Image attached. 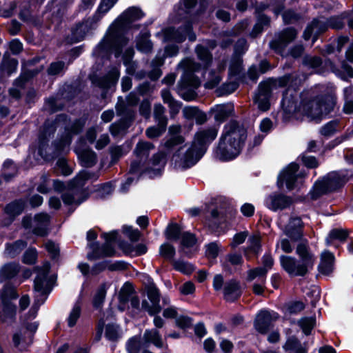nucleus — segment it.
<instances>
[{
  "instance_id": "obj_51",
  "label": "nucleus",
  "mask_w": 353,
  "mask_h": 353,
  "mask_svg": "<svg viewBox=\"0 0 353 353\" xmlns=\"http://www.w3.org/2000/svg\"><path fill=\"white\" fill-rule=\"evenodd\" d=\"M149 280V284L147 286V294L148 299H150V302L152 303H156L159 304L160 301V294L159 291L156 287V285L153 283V282L151 280L150 278H148Z\"/></svg>"
},
{
  "instance_id": "obj_23",
  "label": "nucleus",
  "mask_w": 353,
  "mask_h": 353,
  "mask_svg": "<svg viewBox=\"0 0 353 353\" xmlns=\"http://www.w3.org/2000/svg\"><path fill=\"white\" fill-rule=\"evenodd\" d=\"M50 223V216L46 213H40L35 215L32 227L33 233L38 236H45L48 233Z\"/></svg>"
},
{
  "instance_id": "obj_13",
  "label": "nucleus",
  "mask_w": 353,
  "mask_h": 353,
  "mask_svg": "<svg viewBox=\"0 0 353 353\" xmlns=\"http://www.w3.org/2000/svg\"><path fill=\"white\" fill-rule=\"evenodd\" d=\"M50 270V264L46 263L43 265V270L34 279V291L35 293L40 294L41 296H43V299L41 300L40 303H39V299L37 298L34 302V304L31 307L30 311V314L33 318H35L37 312L39 310V307L41 305H42L47 298V292L45 288V283L46 277L49 273Z\"/></svg>"
},
{
  "instance_id": "obj_10",
  "label": "nucleus",
  "mask_w": 353,
  "mask_h": 353,
  "mask_svg": "<svg viewBox=\"0 0 353 353\" xmlns=\"http://www.w3.org/2000/svg\"><path fill=\"white\" fill-rule=\"evenodd\" d=\"M346 182L344 176L333 172L316 181L310 192L312 199L316 200L323 194L334 191L342 187Z\"/></svg>"
},
{
  "instance_id": "obj_62",
  "label": "nucleus",
  "mask_w": 353,
  "mask_h": 353,
  "mask_svg": "<svg viewBox=\"0 0 353 353\" xmlns=\"http://www.w3.org/2000/svg\"><path fill=\"white\" fill-rule=\"evenodd\" d=\"M165 128L166 126H163L162 125L159 124L157 126H151L147 128L145 130V134L150 139L159 137L165 132Z\"/></svg>"
},
{
  "instance_id": "obj_34",
  "label": "nucleus",
  "mask_w": 353,
  "mask_h": 353,
  "mask_svg": "<svg viewBox=\"0 0 353 353\" xmlns=\"http://www.w3.org/2000/svg\"><path fill=\"white\" fill-rule=\"evenodd\" d=\"M154 148V146L152 143L148 141H140L137 143L134 153L140 160L146 159L149 156L150 152Z\"/></svg>"
},
{
  "instance_id": "obj_60",
  "label": "nucleus",
  "mask_w": 353,
  "mask_h": 353,
  "mask_svg": "<svg viewBox=\"0 0 353 353\" xmlns=\"http://www.w3.org/2000/svg\"><path fill=\"white\" fill-rule=\"evenodd\" d=\"M181 228L177 224H170L166 230V237L168 239L177 240L181 235Z\"/></svg>"
},
{
  "instance_id": "obj_3",
  "label": "nucleus",
  "mask_w": 353,
  "mask_h": 353,
  "mask_svg": "<svg viewBox=\"0 0 353 353\" xmlns=\"http://www.w3.org/2000/svg\"><path fill=\"white\" fill-rule=\"evenodd\" d=\"M281 105L283 110L290 114L300 112L311 119H320L329 114L334 108V99L331 96H321L312 100H303L297 106L296 99L297 92L295 89L288 88L283 93Z\"/></svg>"
},
{
  "instance_id": "obj_8",
  "label": "nucleus",
  "mask_w": 353,
  "mask_h": 353,
  "mask_svg": "<svg viewBox=\"0 0 353 353\" xmlns=\"http://www.w3.org/2000/svg\"><path fill=\"white\" fill-rule=\"evenodd\" d=\"M97 176L86 170L81 171L72 180L68 183V190L63 194V203L68 205L77 206L87 199L85 193L80 188L86 180L96 179Z\"/></svg>"
},
{
  "instance_id": "obj_6",
  "label": "nucleus",
  "mask_w": 353,
  "mask_h": 353,
  "mask_svg": "<svg viewBox=\"0 0 353 353\" xmlns=\"http://www.w3.org/2000/svg\"><path fill=\"white\" fill-rule=\"evenodd\" d=\"M299 259L287 255L280 256L282 268L293 276H303L313 269L316 256L310 250L307 241L299 242L296 248Z\"/></svg>"
},
{
  "instance_id": "obj_53",
  "label": "nucleus",
  "mask_w": 353,
  "mask_h": 353,
  "mask_svg": "<svg viewBox=\"0 0 353 353\" xmlns=\"http://www.w3.org/2000/svg\"><path fill=\"white\" fill-rule=\"evenodd\" d=\"M196 239L194 234L190 232H183L181 234V249L186 253L185 249L192 248L196 243Z\"/></svg>"
},
{
  "instance_id": "obj_54",
  "label": "nucleus",
  "mask_w": 353,
  "mask_h": 353,
  "mask_svg": "<svg viewBox=\"0 0 353 353\" xmlns=\"http://www.w3.org/2000/svg\"><path fill=\"white\" fill-rule=\"evenodd\" d=\"M81 312L80 304L79 303H75L68 318V325L69 327H73L77 323V320L81 316Z\"/></svg>"
},
{
  "instance_id": "obj_21",
  "label": "nucleus",
  "mask_w": 353,
  "mask_h": 353,
  "mask_svg": "<svg viewBox=\"0 0 353 353\" xmlns=\"http://www.w3.org/2000/svg\"><path fill=\"white\" fill-rule=\"evenodd\" d=\"M271 85L268 82L260 83L257 93L254 97V103L259 110L266 111L270 108Z\"/></svg>"
},
{
  "instance_id": "obj_52",
  "label": "nucleus",
  "mask_w": 353,
  "mask_h": 353,
  "mask_svg": "<svg viewBox=\"0 0 353 353\" xmlns=\"http://www.w3.org/2000/svg\"><path fill=\"white\" fill-rule=\"evenodd\" d=\"M17 173L16 166L14 165L13 161L8 159L5 161L3 165V176L6 181L10 180Z\"/></svg>"
},
{
  "instance_id": "obj_43",
  "label": "nucleus",
  "mask_w": 353,
  "mask_h": 353,
  "mask_svg": "<svg viewBox=\"0 0 353 353\" xmlns=\"http://www.w3.org/2000/svg\"><path fill=\"white\" fill-rule=\"evenodd\" d=\"M25 208V203L22 200L15 201L6 207V212L10 216L14 217L20 214Z\"/></svg>"
},
{
  "instance_id": "obj_61",
  "label": "nucleus",
  "mask_w": 353,
  "mask_h": 353,
  "mask_svg": "<svg viewBox=\"0 0 353 353\" xmlns=\"http://www.w3.org/2000/svg\"><path fill=\"white\" fill-rule=\"evenodd\" d=\"M159 252L165 259L172 260L175 255V249L172 245L168 243H164L161 245Z\"/></svg>"
},
{
  "instance_id": "obj_41",
  "label": "nucleus",
  "mask_w": 353,
  "mask_h": 353,
  "mask_svg": "<svg viewBox=\"0 0 353 353\" xmlns=\"http://www.w3.org/2000/svg\"><path fill=\"white\" fill-rule=\"evenodd\" d=\"M267 273L268 270L262 267L251 269L248 272L247 280L252 281L257 279V281L265 282Z\"/></svg>"
},
{
  "instance_id": "obj_30",
  "label": "nucleus",
  "mask_w": 353,
  "mask_h": 353,
  "mask_svg": "<svg viewBox=\"0 0 353 353\" xmlns=\"http://www.w3.org/2000/svg\"><path fill=\"white\" fill-rule=\"evenodd\" d=\"M143 339L145 345L152 343L157 347H162L163 342L159 332L156 329L146 330Z\"/></svg>"
},
{
  "instance_id": "obj_42",
  "label": "nucleus",
  "mask_w": 353,
  "mask_h": 353,
  "mask_svg": "<svg viewBox=\"0 0 353 353\" xmlns=\"http://www.w3.org/2000/svg\"><path fill=\"white\" fill-rule=\"evenodd\" d=\"M333 72L337 77L344 81H348L353 78V68L345 61L342 62L341 69L334 68Z\"/></svg>"
},
{
  "instance_id": "obj_27",
  "label": "nucleus",
  "mask_w": 353,
  "mask_h": 353,
  "mask_svg": "<svg viewBox=\"0 0 353 353\" xmlns=\"http://www.w3.org/2000/svg\"><path fill=\"white\" fill-rule=\"evenodd\" d=\"M223 294L228 301H234L237 299L241 294L239 283L234 280L225 283Z\"/></svg>"
},
{
  "instance_id": "obj_58",
  "label": "nucleus",
  "mask_w": 353,
  "mask_h": 353,
  "mask_svg": "<svg viewBox=\"0 0 353 353\" xmlns=\"http://www.w3.org/2000/svg\"><path fill=\"white\" fill-rule=\"evenodd\" d=\"M117 0H101L97 14L101 17L106 14L116 3Z\"/></svg>"
},
{
  "instance_id": "obj_48",
  "label": "nucleus",
  "mask_w": 353,
  "mask_h": 353,
  "mask_svg": "<svg viewBox=\"0 0 353 353\" xmlns=\"http://www.w3.org/2000/svg\"><path fill=\"white\" fill-rule=\"evenodd\" d=\"M299 325L301 327L305 334L309 335L316 324V318L303 317L298 322Z\"/></svg>"
},
{
  "instance_id": "obj_22",
  "label": "nucleus",
  "mask_w": 353,
  "mask_h": 353,
  "mask_svg": "<svg viewBox=\"0 0 353 353\" xmlns=\"http://www.w3.org/2000/svg\"><path fill=\"white\" fill-rule=\"evenodd\" d=\"M119 75L120 73L119 69L117 68H114L109 72L107 76L100 79L92 77L91 80L93 84L100 88H109L115 85L118 81Z\"/></svg>"
},
{
  "instance_id": "obj_56",
  "label": "nucleus",
  "mask_w": 353,
  "mask_h": 353,
  "mask_svg": "<svg viewBox=\"0 0 353 353\" xmlns=\"http://www.w3.org/2000/svg\"><path fill=\"white\" fill-rule=\"evenodd\" d=\"M141 347L140 336H133L127 343L126 348L128 353H139Z\"/></svg>"
},
{
  "instance_id": "obj_7",
  "label": "nucleus",
  "mask_w": 353,
  "mask_h": 353,
  "mask_svg": "<svg viewBox=\"0 0 353 353\" xmlns=\"http://www.w3.org/2000/svg\"><path fill=\"white\" fill-rule=\"evenodd\" d=\"M178 67L183 70V74L178 83L177 92L184 100L192 101L196 99L195 90L200 85L199 79L193 73L198 71L201 65L187 58L181 61Z\"/></svg>"
},
{
  "instance_id": "obj_4",
  "label": "nucleus",
  "mask_w": 353,
  "mask_h": 353,
  "mask_svg": "<svg viewBox=\"0 0 353 353\" xmlns=\"http://www.w3.org/2000/svg\"><path fill=\"white\" fill-rule=\"evenodd\" d=\"M247 139V130L236 121H230L223 129L215 156L223 161H230L241 152Z\"/></svg>"
},
{
  "instance_id": "obj_28",
  "label": "nucleus",
  "mask_w": 353,
  "mask_h": 353,
  "mask_svg": "<svg viewBox=\"0 0 353 353\" xmlns=\"http://www.w3.org/2000/svg\"><path fill=\"white\" fill-rule=\"evenodd\" d=\"M81 164L83 167L90 168L97 163V154L91 150H82L79 148L75 149Z\"/></svg>"
},
{
  "instance_id": "obj_57",
  "label": "nucleus",
  "mask_w": 353,
  "mask_h": 353,
  "mask_svg": "<svg viewBox=\"0 0 353 353\" xmlns=\"http://www.w3.org/2000/svg\"><path fill=\"white\" fill-rule=\"evenodd\" d=\"M18 65V61L14 59H3L1 64V70L8 74H11L16 72Z\"/></svg>"
},
{
  "instance_id": "obj_1",
  "label": "nucleus",
  "mask_w": 353,
  "mask_h": 353,
  "mask_svg": "<svg viewBox=\"0 0 353 353\" xmlns=\"http://www.w3.org/2000/svg\"><path fill=\"white\" fill-rule=\"evenodd\" d=\"M144 15L143 12L138 7L132 6L126 9L110 26L103 39L94 48L93 54L101 59H109L113 52L115 57H119L123 48L129 42V39L123 34L125 30Z\"/></svg>"
},
{
  "instance_id": "obj_55",
  "label": "nucleus",
  "mask_w": 353,
  "mask_h": 353,
  "mask_svg": "<svg viewBox=\"0 0 353 353\" xmlns=\"http://www.w3.org/2000/svg\"><path fill=\"white\" fill-rule=\"evenodd\" d=\"M141 308L147 312L150 316L159 314L161 310L160 304L156 303H149L147 300H143L141 303Z\"/></svg>"
},
{
  "instance_id": "obj_36",
  "label": "nucleus",
  "mask_w": 353,
  "mask_h": 353,
  "mask_svg": "<svg viewBox=\"0 0 353 353\" xmlns=\"http://www.w3.org/2000/svg\"><path fill=\"white\" fill-rule=\"evenodd\" d=\"M283 349L286 351L293 350L294 353H307L306 344L304 343L303 345H302L295 336H291L288 339L283 345Z\"/></svg>"
},
{
  "instance_id": "obj_35",
  "label": "nucleus",
  "mask_w": 353,
  "mask_h": 353,
  "mask_svg": "<svg viewBox=\"0 0 353 353\" xmlns=\"http://www.w3.org/2000/svg\"><path fill=\"white\" fill-rule=\"evenodd\" d=\"M132 292V285L130 283H125L119 294V304L118 307L121 311H123L125 309V304L130 300Z\"/></svg>"
},
{
  "instance_id": "obj_59",
  "label": "nucleus",
  "mask_w": 353,
  "mask_h": 353,
  "mask_svg": "<svg viewBox=\"0 0 353 353\" xmlns=\"http://www.w3.org/2000/svg\"><path fill=\"white\" fill-rule=\"evenodd\" d=\"M173 265L174 269L185 274H190L194 270V268L190 263L183 261H174Z\"/></svg>"
},
{
  "instance_id": "obj_5",
  "label": "nucleus",
  "mask_w": 353,
  "mask_h": 353,
  "mask_svg": "<svg viewBox=\"0 0 353 353\" xmlns=\"http://www.w3.org/2000/svg\"><path fill=\"white\" fill-rule=\"evenodd\" d=\"M218 130L217 128L211 127L196 132L191 146L186 150L182 158H180L179 154L181 148L174 154L173 161L175 168L186 169L196 163L205 154L207 145L216 139Z\"/></svg>"
},
{
  "instance_id": "obj_40",
  "label": "nucleus",
  "mask_w": 353,
  "mask_h": 353,
  "mask_svg": "<svg viewBox=\"0 0 353 353\" xmlns=\"http://www.w3.org/2000/svg\"><path fill=\"white\" fill-rule=\"evenodd\" d=\"M348 236V231L344 229L336 228L332 230L326 238V243L331 245L334 240L344 241Z\"/></svg>"
},
{
  "instance_id": "obj_31",
  "label": "nucleus",
  "mask_w": 353,
  "mask_h": 353,
  "mask_svg": "<svg viewBox=\"0 0 353 353\" xmlns=\"http://www.w3.org/2000/svg\"><path fill=\"white\" fill-rule=\"evenodd\" d=\"M150 33L148 31L141 32L137 38V48L143 53H149L152 51L153 44L149 39Z\"/></svg>"
},
{
  "instance_id": "obj_9",
  "label": "nucleus",
  "mask_w": 353,
  "mask_h": 353,
  "mask_svg": "<svg viewBox=\"0 0 353 353\" xmlns=\"http://www.w3.org/2000/svg\"><path fill=\"white\" fill-rule=\"evenodd\" d=\"M33 318L28 314L22 319V326L15 330L12 335V342L15 348L20 351L27 350L33 342L34 334L38 329L39 323L33 321Z\"/></svg>"
},
{
  "instance_id": "obj_2",
  "label": "nucleus",
  "mask_w": 353,
  "mask_h": 353,
  "mask_svg": "<svg viewBox=\"0 0 353 353\" xmlns=\"http://www.w3.org/2000/svg\"><path fill=\"white\" fill-rule=\"evenodd\" d=\"M85 125V121L81 119L76 120L71 123L64 114L57 117L54 121L48 120L39 137V152L44 159H48L47 154L43 152V148L48 143L49 138L54 132L59 129L63 130V134L54 143V151L53 156H58L63 152L70 145L72 137L80 132Z\"/></svg>"
},
{
  "instance_id": "obj_63",
  "label": "nucleus",
  "mask_w": 353,
  "mask_h": 353,
  "mask_svg": "<svg viewBox=\"0 0 353 353\" xmlns=\"http://www.w3.org/2000/svg\"><path fill=\"white\" fill-rule=\"evenodd\" d=\"M37 252L35 248L27 250L23 256V262L26 264H33L36 262Z\"/></svg>"
},
{
  "instance_id": "obj_32",
  "label": "nucleus",
  "mask_w": 353,
  "mask_h": 353,
  "mask_svg": "<svg viewBox=\"0 0 353 353\" xmlns=\"http://www.w3.org/2000/svg\"><path fill=\"white\" fill-rule=\"evenodd\" d=\"M214 119L218 121H223L234 112V107L232 104L217 105L214 108Z\"/></svg>"
},
{
  "instance_id": "obj_45",
  "label": "nucleus",
  "mask_w": 353,
  "mask_h": 353,
  "mask_svg": "<svg viewBox=\"0 0 353 353\" xmlns=\"http://www.w3.org/2000/svg\"><path fill=\"white\" fill-rule=\"evenodd\" d=\"M108 287L107 283H103L98 288L93 300V305L95 308L98 309L102 306Z\"/></svg>"
},
{
  "instance_id": "obj_29",
  "label": "nucleus",
  "mask_w": 353,
  "mask_h": 353,
  "mask_svg": "<svg viewBox=\"0 0 353 353\" xmlns=\"http://www.w3.org/2000/svg\"><path fill=\"white\" fill-rule=\"evenodd\" d=\"M20 270V265L16 263H8L0 268V283L14 277Z\"/></svg>"
},
{
  "instance_id": "obj_33",
  "label": "nucleus",
  "mask_w": 353,
  "mask_h": 353,
  "mask_svg": "<svg viewBox=\"0 0 353 353\" xmlns=\"http://www.w3.org/2000/svg\"><path fill=\"white\" fill-rule=\"evenodd\" d=\"M134 54V50L132 46L125 48L123 54V60L124 65L126 66V72L128 74L131 75H134L135 74L137 69V63L132 61Z\"/></svg>"
},
{
  "instance_id": "obj_47",
  "label": "nucleus",
  "mask_w": 353,
  "mask_h": 353,
  "mask_svg": "<svg viewBox=\"0 0 353 353\" xmlns=\"http://www.w3.org/2000/svg\"><path fill=\"white\" fill-rule=\"evenodd\" d=\"M242 70V59L239 55L234 54L231 59L229 74L236 77L240 74Z\"/></svg>"
},
{
  "instance_id": "obj_18",
  "label": "nucleus",
  "mask_w": 353,
  "mask_h": 353,
  "mask_svg": "<svg viewBox=\"0 0 353 353\" xmlns=\"http://www.w3.org/2000/svg\"><path fill=\"white\" fill-rule=\"evenodd\" d=\"M296 37V32L294 29L289 28L283 30L279 33L278 37L270 42V46L276 52L283 55L285 47L292 41Z\"/></svg>"
},
{
  "instance_id": "obj_14",
  "label": "nucleus",
  "mask_w": 353,
  "mask_h": 353,
  "mask_svg": "<svg viewBox=\"0 0 353 353\" xmlns=\"http://www.w3.org/2000/svg\"><path fill=\"white\" fill-rule=\"evenodd\" d=\"M117 235V231L104 233L103 237L106 241L105 243L101 247H99L98 245L90 244V247L92 252L88 254V258L90 260H94L101 257L114 256L115 250L111 243L116 240Z\"/></svg>"
},
{
  "instance_id": "obj_26",
  "label": "nucleus",
  "mask_w": 353,
  "mask_h": 353,
  "mask_svg": "<svg viewBox=\"0 0 353 353\" xmlns=\"http://www.w3.org/2000/svg\"><path fill=\"white\" fill-rule=\"evenodd\" d=\"M334 256L327 250L323 251L321 254V261L319 265V271L325 275H329L334 269Z\"/></svg>"
},
{
  "instance_id": "obj_20",
  "label": "nucleus",
  "mask_w": 353,
  "mask_h": 353,
  "mask_svg": "<svg viewBox=\"0 0 353 353\" xmlns=\"http://www.w3.org/2000/svg\"><path fill=\"white\" fill-rule=\"evenodd\" d=\"M278 318V314L274 312L261 311L256 316L254 327L259 332L265 334Z\"/></svg>"
},
{
  "instance_id": "obj_11",
  "label": "nucleus",
  "mask_w": 353,
  "mask_h": 353,
  "mask_svg": "<svg viewBox=\"0 0 353 353\" xmlns=\"http://www.w3.org/2000/svg\"><path fill=\"white\" fill-rule=\"evenodd\" d=\"M346 17L345 14H343L341 16L330 17L329 19H327L326 21L320 19L313 20L312 22L307 26L303 32L304 39L308 40L312 37L313 43H314L318 35L325 32L328 27L334 29L342 28L344 25L343 19Z\"/></svg>"
},
{
  "instance_id": "obj_39",
  "label": "nucleus",
  "mask_w": 353,
  "mask_h": 353,
  "mask_svg": "<svg viewBox=\"0 0 353 353\" xmlns=\"http://www.w3.org/2000/svg\"><path fill=\"white\" fill-rule=\"evenodd\" d=\"M19 296L16 288L10 283L6 284L0 290V299L1 301H11Z\"/></svg>"
},
{
  "instance_id": "obj_24",
  "label": "nucleus",
  "mask_w": 353,
  "mask_h": 353,
  "mask_svg": "<svg viewBox=\"0 0 353 353\" xmlns=\"http://www.w3.org/2000/svg\"><path fill=\"white\" fill-rule=\"evenodd\" d=\"M2 310L0 312V321L8 325L14 322L17 316V306L11 301H1Z\"/></svg>"
},
{
  "instance_id": "obj_37",
  "label": "nucleus",
  "mask_w": 353,
  "mask_h": 353,
  "mask_svg": "<svg viewBox=\"0 0 353 353\" xmlns=\"http://www.w3.org/2000/svg\"><path fill=\"white\" fill-rule=\"evenodd\" d=\"M26 245V242L22 240H18L13 243L7 244L5 250V254L9 258H14L19 254Z\"/></svg>"
},
{
  "instance_id": "obj_25",
  "label": "nucleus",
  "mask_w": 353,
  "mask_h": 353,
  "mask_svg": "<svg viewBox=\"0 0 353 353\" xmlns=\"http://www.w3.org/2000/svg\"><path fill=\"white\" fill-rule=\"evenodd\" d=\"M180 130L181 126L179 125H173L169 128L170 137L164 143V147L167 150V154L170 150H172L174 146L184 142V139L181 136L178 135Z\"/></svg>"
},
{
  "instance_id": "obj_17",
  "label": "nucleus",
  "mask_w": 353,
  "mask_h": 353,
  "mask_svg": "<svg viewBox=\"0 0 353 353\" xmlns=\"http://www.w3.org/2000/svg\"><path fill=\"white\" fill-rule=\"evenodd\" d=\"M292 197L281 194L272 193L265 199V205L272 211L283 210L290 208L294 203Z\"/></svg>"
},
{
  "instance_id": "obj_50",
  "label": "nucleus",
  "mask_w": 353,
  "mask_h": 353,
  "mask_svg": "<svg viewBox=\"0 0 353 353\" xmlns=\"http://www.w3.org/2000/svg\"><path fill=\"white\" fill-rule=\"evenodd\" d=\"M198 58L203 62L205 66L208 65L212 61V54L209 50L201 45H198L195 49Z\"/></svg>"
},
{
  "instance_id": "obj_12",
  "label": "nucleus",
  "mask_w": 353,
  "mask_h": 353,
  "mask_svg": "<svg viewBox=\"0 0 353 353\" xmlns=\"http://www.w3.org/2000/svg\"><path fill=\"white\" fill-rule=\"evenodd\" d=\"M186 36L190 41L196 40V34L192 31V26L189 23L178 30L174 28H166L156 34V37L163 43L170 41L181 43L185 39Z\"/></svg>"
},
{
  "instance_id": "obj_44",
  "label": "nucleus",
  "mask_w": 353,
  "mask_h": 353,
  "mask_svg": "<svg viewBox=\"0 0 353 353\" xmlns=\"http://www.w3.org/2000/svg\"><path fill=\"white\" fill-rule=\"evenodd\" d=\"M340 128L339 121L333 120L322 126L319 130V132L322 136L329 137L333 135Z\"/></svg>"
},
{
  "instance_id": "obj_38",
  "label": "nucleus",
  "mask_w": 353,
  "mask_h": 353,
  "mask_svg": "<svg viewBox=\"0 0 353 353\" xmlns=\"http://www.w3.org/2000/svg\"><path fill=\"white\" fill-rule=\"evenodd\" d=\"M165 152H159L155 154L151 160L152 167L151 169L153 170L154 173L150 174V176H156L160 174L161 168L163 167L165 164Z\"/></svg>"
},
{
  "instance_id": "obj_64",
  "label": "nucleus",
  "mask_w": 353,
  "mask_h": 353,
  "mask_svg": "<svg viewBox=\"0 0 353 353\" xmlns=\"http://www.w3.org/2000/svg\"><path fill=\"white\" fill-rule=\"evenodd\" d=\"M248 249L252 252L258 254L261 250V239L259 236L254 235L249 238Z\"/></svg>"
},
{
  "instance_id": "obj_46",
  "label": "nucleus",
  "mask_w": 353,
  "mask_h": 353,
  "mask_svg": "<svg viewBox=\"0 0 353 353\" xmlns=\"http://www.w3.org/2000/svg\"><path fill=\"white\" fill-rule=\"evenodd\" d=\"M130 149L129 144L121 145V146H111L109 149L112 161L115 163L120 157L128 152Z\"/></svg>"
},
{
  "instance_id": "obj_19",
  "label": "nucleus",
  "mask_w": 353,
  "mask_h": 353,
  "mask_svg": "<svg viewBox=\"0 0 353 353\" xmlns=\"http://www.w3.org/2000/svg\"><path fill=\"white\" fill-rule=\"evenodd\" d=\"M303 223L300 217H291L288 223L283 228L284 234L291 239L292 241H306L303 239Z\"/></svg>"
},
{
  "instance_id": "obj_16",
  "label": "nucleus",
  "mask_w": 353,
  "mask_h": 353,
  "mask_svg": "<svg viewBox=\"0 0 353 353\" xmlns=\"http://www.w3.org/2000/svg\"><path fill=\"white\" fill-rule=\"evenodd\" d=\"M94 28V21L92 18L82 20L72 28L70 35L68 37V42L72 43L83 40Z\"/></svg>"
},
{
  "instance_id": "obj_15",
  "label": "nucleus",
  "mask_w": 353,
  "mask_h": 353,
  "mask_svg": "<svg viewBox=\"0 0 353 353\" xmlns=\"http://www.w3.org/2000/svg\"><path fill=\"white\" fill-rule=\"evenodd\" d=\"M299 168V165L296 163H291L285 167L278 176V187L282 188L285 185L288 190L294 189L298 177L303 176L301 172L297 173Z\"/></svg>"
},
{
  "instance_id": "obj_49",
  "label": "nucleus",
  "mask_w": 353,
  "mask_h": 353,
  "mask_svg": "<svg viewBox=\"0 0 353 353\" xmlns=\"http://www.w3.org/2000/svg\"><path fill=\"white\" fill-rule=\"evenodd\" d=\"M165 108L161 104H156L154 108V117L159 125L167 126L168 119L164 115Z\"/></svg>"
}]
</instances>
